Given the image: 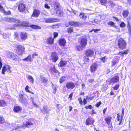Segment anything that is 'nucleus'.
Returning <instances> with one entry per match:
<instances>
[{"label": "nucleus", "mask_w": 131, "mask_h": 131, "mask_svg": "<svg viewBox=\"0 0 131 131\" xmlns=\"http://www.w3.org/2000/svg\"><path fill=\"white\" fill-rule=\"evenodd\" d=\"M20 37L21 40H25L27 38V35L25 32H21L20 34Z\"/></svg>", "instance_id": "6ab92c4d"}, {"label": "nucleus", "mask_w": 131, "mask_h": 131, "mask_svg": "<svg viewBox=\"0 0 131 131\" xmlns=\"http://www.w3.org/2000/svg\"><path fill=\"white\" fill-rule=\"evenodd\" d=\"M101 103V101H100L98 102L95 105L97 107H99Z\"/></svg>", "instance_id": "4d7b16f0"}, {"label": "nucleus", "mask_w": 131, "mask_h": 131, "mask_svg": "<svg viewBox=\"0 0 131 131\" xmlns=\"http://www.w3.org/2000/svg\"><path fill=\"white\" fill-rule=\"evenodd\" d=\"M54 8L56 10L60 9L59 7V4H55L54 6Z\"/></svg>", "instance_id": "a18cd8bd"}, {"label": "nucleus", "mask_w": 131, "mask_h": 131, "mask_svg": "<svg viewBox=\"0 0 131 131\" xmlns=\"http://www.w3.org/2000/svg\"><path fill=\"white\" fill-rule=\"evenodd\" d=\"M129 51L128 50H126L125 51L121 52H120V53H121L122 54H126L128 53V52Z\"/></svg>", "instance_id": "603ef678"}, {"label": "nucleus", "mask_w": 131, "mask_h": 131, "mask_svg": "<svg viewBox=\"0 0 131 131\" xmlns=\"http://www.w3.org/2000/svg\"><path fill=\"white\" fill-rule=\"evenodd\" d=\"M27 78L32 83H34V79L32 76L30 75H28V76Z\"/></svg>", "instance_id": "7c9ffc66"}, {"label": "nucleus", "mask_w": 131, "mask_h": 131, "mask_svg": "<svg viewBox=\"0 0 131 131\" xmlns=\"http://www.w3.org/2000/svg\"><path fill=\"white\" fill-rule=\"evenodd\" d=\"M127 28L128 31L131 33V26L129 21H127Z\"/></svg>", "instance_id": "58836bf2"}, {"label": "nucleus", "mask_w": 131, "mask_h": 131, "mask_svg": "<svg viewBox=\"0 0 131 131\" xmlns=\"http://www.w3.org/2000/svg\"><path fill=\"white\" fill-rule=\"evenodd\" d=\"M45 8L49 9L50 8V7L49 6L47 3H46L45 4Z\"/></svg>", "instance_id": "0e129e2a"}, {"label": "nucleus", "mask_w": 131, "mask_h": 131, "mask_svg": "<svg viewBox=\"0 0 131 131\" xmlns=\"http://www.w3.org/2000/svg\"><path fill=\"white\" fill-rule=\"evenodd\" d=\"M32 124V123L31 122H26L25 125L26 127H28Z\"/></svg>", "instance_id": "a19ab883"}, {"label": "nucleus", "mask_w": 131, "mask_h": 131, "mask_svg": "<svg viewBox=\"0 0 131 131\" xmlns=\"http://www.w3.org/2000/svg\"><path fill=\"white\" fill-rule=\"evenodd\" d=\"M51 71L52 73H57L58 72V71L54 67L53 68H52L51 69Z\"/></svg>", "instance_id": "c9c22d12"}, {"label": "nucleus", "mask_w": 131, "mask_h": 131, "mask_svg": "<svg viewBox=\"0 0 131 131\" xmlns=\"http://www.w3.org/2000/svg\"><path fill=\"white\" fill-rule=\"evenodd\" d=\"M59 20V19L57 18H48L46 19L45 22L47 23H50L58 22Z\"/></svg>", "instance_id": "423d86ee"}, {"label": "nucleus", "mask_w": 131, "mask_h": 131, "mask_svg": "<svg viewBox=\"0 0 131 131\" xmlns=\"http://www.w3.org/2000/svg\"><path fill=\"white\" fill-rule=\"evenodd\" d=\"M47 42L49 44H52L53 42V39L51 37H50L47 39Z\"/></svg>", "instance_id": "bb28decb"}, {"label": "nucleus", "mask_w": 131, "mask_h": 131, "mask_svg": "<svg viewBox=\"0 0 131 131\" xmlns=\"http://www.w3.org/2000/svg\"><path fill=\"white\" fill-rule=\"evenodd\" d=\"M7 70L6 66H4L2 69V73L3 74H5V72Z\"/></svg>", "instance_id": "79ce46f5"}, {"label": "nucleus", "mask_w": 131, "mask_h": 131, "mask_svg": "<svg viewBox=\"0 0 131 131\" xmlns=\"http://www.w3.org/2000/svg\"><path fill=\"white\" fill-rule=\"evenodd\" d=\"M66 77L65 76H63L60 79V83H62L65 80Z\"/></svg>", "instance_id": "c03bdc74"}, {"label": "nucleus", "mask_w": 131, "mask_h": 131, "mask_svg": "<svg viewBox=\"0 0 131 131\" xmlns=\"http://www.w3.org/2000/svg\"><path fill=\"white\" fill-rule=\"evenodd\" d=\"M41 111L43 114H45L48 113L49 111V109L46 106H44L41 109Z\"/></svg>", "instance_id": "4468645a"}, {"label": "nucleus", "mask_w": 131, "mask_h": 131, "mask_svg": "<svg viewBox=\"0 0 131 131\" xmlns=\"http://www.w3.org/2000/svg\"><path fill=\"white\" fill-rule=\"evenodd\" d=\"M112 117L110 116H108L105 118V121L107 123L108 125L111 122Z\"/></svg>", "instance_id": "a878e982"}, {"label": "nucleus", "mask_w": 131, "mask_h": 131, "mask_svg": "<svg viewBox=\"0 0 131 131\" xmlns=\"http://www.w3.org/2000/svg\"><path fill=\"white\" fill-rule=\"evenodd\" d=\"M28 88H29V86L28 85H27L26 86V88H25V90L27 92H28L30 93H31L34 94V93L33 92H32L30 91H29L28 89Z\"/></svg>", "instance_id": "37998d69"}, {"label": "nucleus", "mask_w": 131, "mask_h": 131, "mask_svg": "<svg viewBox=\"0 0 131 131\" xmlns=\"http://www.w3.org/2000/svg\"><path fill=\"white\" fill-rule=\"evenodd\" d=\"M100 30V29H93L92 30L90 31L91 32H92V31H93L95 32L96 33L97 31H99Z\"/></svg>", "instance_id": "680f3d73"}, {"label": "nucleus", "mask_w": 131, "mask_h": 131, "mask_svg": "<svg viewBox=\"0 0 131 131\" xmlns=\"http://www.w3.org/2000/svg\"><path fill=\"white\" fill-rule=\"evenodd\" d=\"M124 108H123L122 110V115H121V117L123 118V117L124 113Z\"/></svg>", "instance_id": "69168bd1"}, {"label": "nucleus", "mask_w": 131, "mask_h": 131, "mask_svg": "<svg viewBox=\"0 0 131 131\" xmlns=\"http://www.w3.org/2000/svg\"><path fill=\"white\" fill-rule=\"evenodd\" d=\"M23 26H28L29 23L28 22L24 21L23 22Z\"/></svg>", "instance_id": "8fccbe9b"}, {"label": "nucleus", "mask_w": 131, "mask_h": 131, "mask_svg": "<svg viewBox=\"0 0 131 131\" xmlns=\"http://www.w3.org/2000/svg\"><path fill=\"white\" fill-rule=\"evenodd\" d=\"M77 49L78 51H80L82 49V48L80 46H79L77 47Z\"/></svg>", "instance_id": "338daca9"}, {"label": "nucleus", "mask_w": 131, "mask_h": 131, "mask_svg": "<svg viewBox=\"0 0 131 131\" xmlns=\"http://www.w3.org/2000/svg\"><path fill=\"white\" fill-rule=\"evenodd\" d=\"M6 70H7L8 72L10 73L11 72V71L10 70V67L8 65L6 66Z\"/></svg>", "instance_id": "09e8293b"}, {"label": "nucleus", "mask_w": 131, "mask_h": 131, "mask_svg": "<svg viewBox=\"0 0 131 131\" xmlns=\"http://www.w3.org/2000/svg\"><path fill=\"white\" fill-rule=\"evenodd\" d=\"M58 35V33L56 32H54L53 33L54 38H56Z\"/></svg>", "instance_id": "13d9d810"}, {"label": "nucleus", "mask_w": 131, "mask_h": 131, "mask_svg": "<svg viewBox=\"0 0 131 131\" xmlns=\"http://www.w3.org/2000/svg\"><path fill=\"white\" fill-rule=\"evenodd\" d=\"M21 107L19 106H15L14 107V110L15 112H17L21 111Z\"/></svg>", "instance_id": "5701e85b"}, {"label": "nucleus", "mask_w": 131, "mask_h": 131, "mask_svg": "<svg viewBox=\"0 0 131 131\" xmlns=\"http://www.w3.org/2000/svg\"><path fill=\"white\" fill-rule=\"evenodd\" d=\"M106 59L105 56L102 57L100 59V60L103 63H105V60Z\"/></svg>", "instance_id": "3c124183"}, {"label": "nucleus", "mask_w": 131, "mask_h": 131, "mask_svg": "<svg viewBox=\"0 0 131 131\" xmlns=\"http://www.w3.org/2000/svg\"><path fill=\"white\" fill-rule=\"evenodd\" d=\"M87 41L88 40L86 38H84L81 39L80 45L82 47H85L86 46Z\"/></svg>", "instance_id": "9b49d317"}, {"label": "nucleus", "mask_w": 131, "mask_h": 131, "mask_svg": "<svg viewBox=\"0 0 131 131\" xmlns=\"http://www.w3.org/2000/svg\"><path fill=\"white\" fill-rule=\"evenodd\" d=\"M107 23L108 25H110L112 27H114L115 24L114 22L111 21H110L109 22H107Z\"/></svg>", "instance_id": "ea45409f"}, {"label": "nucleus", "mask_w": 131, "mask_h": 131, "mask_svg": "<svg viewBox=\"0 0 131 131\" xmlns=\"http://www.w3.org/2000/svg\"><path fill=\"white\" fill-rule=\"evenodd\" d=\"M17 50L20 51V52L19 54V55H21L22 54V52L24 51L25 50L24 46L22 45H19L17 47Z\"/></svg>", "instance_id": "f8f14e48"}, {"label": "nucleus", "mask_w": 131, "mask_h": 131, "mask_svg": "<svg viewBox=\"0 0 131 131\" xmlns=\"http://www.w3.org/2000/svg\"><path fill=\"white\" fill-rule=\"evenodd\" d=\"M118 45L119 48L123 49L126 47V43L123 39L121 38L118 40Z\"/></svg>", "instance_id": "f257e3e1"}, {"label": "nucleus", "mask_w": 131, "mask_h": 131, "mask_svg": "<svg viewBox=\"0 0 131 131\" xmlns=\"http://www.w3.org/2000/svg\"><path fill=\"white\" fill-rule=\"evenodd\" d=\"M69 24L70 26H79L81 25L79 22L75 21H70L69 22Z\"/></svg>", "instance_id": "2eb2a0df"}, {"label": "nucleus", "mask_w": 131, "mask_h": 131, "mask_svg": "<svg viewBox=\"0 0 131 131\" xmlns=\"http://www.w3.org/2000/svg\"><path fill=\"white\" fill-rule=\"evenodd\" d=\"M30 26L31 28L35 29H41V27L39 26L35 25H31Z\"/></svg>", "instance_id": "c85d7f7f"}, {"label": "nucleus", "mask_w": 131, "mask_h": 131, "mask_svg": "<svg viewBox=\"0 0 131 131\" xmlns=\"http://www.w3.org/2000/svg\"><path fill=\"white\" fill-rule=\"evenodd\" d=\"M100 30V29H93L92 30L90 31L91 32H92V31H93L95 32L96 33L97 31H99Z\"/></svg>", "instance_id": "052dcab7"}, {"label": "nucleus", "mask_w": 131, "mask_h": 131, "mask_svg": "<svg viewBox=\"0 0 131 131\" xmlns=\"http://www.w3.org/2000/svg\"><path fill=\"white\" fill-rule=\"evenodd\" d=\"M67 63V62L66 61L61 60L58 64V66H59L62 67L66 65Z\"/></svg>", "instance_id": "412c9836"}, {"label": "nucleus", "mask_w": 131, "mask_h": 131, "mask_svg": "<svg viewBox=\"0 0 131 131\" xmlns=\"http://www.w3.org/2000/svg\"><path fill=\"white\" fill-rule=\"evenodd\" d=\"M66 43V40L64 39H61L59 40V43L61 46L65 45Z\"/></svg>", "instance_id": "b1692460"}, {"label": "nucleus", "mask_w": 131, "mask_h": 131, "mask_svg": "<svg viewBox=\"0 0 131 131\" xmlns=\"http://www.w3.org/2000/svg\"><path fill=\"white\" fill-rule=\"evenodd\" d=\"M85 108L86 109H91L92 108V107L91 105H90L88 106H86L85 107Z\"/></svg>", "instance_id": "bf43d9fd"}, {"label": "nucleus", "mask_w": 131, "mask_h": 131, "mask_svg": "<svg viewBox=\"0 0 131 131\" xmlns=\"http://www.w3.org/2000/svg\"><path fill=\"white\" fill-rule=\"evenodd\" d=\"M78 100L81 104H82L83 103V101L82 100V99L80 97V98H79L78 99Z\"/></svg>", "instance_id": "e2e57ef3"}, {"label": "nucleus", "mask_w": 131, "mask_h": 131, "mask_svg": "<svg viewBox=\"0 0 131 131\" xmlns=\"http://www.w3.org/2000/svg\"><path fill=\"white\" fill-rule=\"evenodd\" d=\"M94 54L93 51L91 49L85 51V54L87 57H92Z\"/></svg>", "instance_id": "ddd939ff"}, {"label": "nucleus", "mask_w": 131, "mask_h": 131, "mask_svg": "<svg viewBox=\"0 0 131 131\" xmlns=\"http://www.w3.org/2000/svg\"><path fill=\"white\" fill-rule=\"evenodd\" d=\"M125 25V24L123 22H122L120 24V26L122 27H124Z\"/></svg>", "instance_id": "864d4df0"}, {"label": "nucleus", "mask_w": 131, "mask_h": 131, "mask_svg": "<svg viewBox=\"0 0 131 131\" xmlns=\"http://www.w3.org/2000/svg\"><path fill=\"white\" fill-rule=\"evenodd\" d=\"M94 122L92 118H89L86 120L85 124L87 125H89L91 124H93Z\"/></svg>", "instance_id": "a211bd4d"}, {"label": "nucleus", "mask_w": 131, "mask_h": 131, "mask_svg": "<svg viewBox=\"0 0 131 131\" xmlns=\"http://www.w3.org/2000/svg\"><path fill=\"white\" fill-rule=\"evenodd\" d=\"M99 67L98 65L96 63L92 64L90 66V70L91 73H93L96 71Z\"/></svg>", "instance_id": "7ed1b4c3"}, {"label": "nucleus", "mask_w": 131, "mask_h": 131, "mask_svg": "<svg viewBox=\"0 0 131 131\" xmlns=\"http://www.w3.org/2000/svg\"><path fill=\"white\" fill-rule=\"evenodd\" d=\"M119 78L118 76H114L111 79L110 82L113 83H117L119 82Z\"/></svg>", "instance_id": "9d476101"}, {"label": "nucleus", "mask_w": 131, "mask_h": 131, "mask_svg": "<svg viewBox=\"0 0 131 131\" xmlns=\"http://www.w3.org/2000/svg\"><path fill=\"white\" fill-rule=\"evenodd\" d=\"M40 11L37 9H35L34 10L32 16L35 17H38L40 14Z\"/></svg>", "instance_id": "dca6fc26"}, {"label": "nucleus", "mask_w": 131, "mask_h": 131, "mask_svg": "<svg viewBox=\"0 0 131 131\" xmlns=\"http://www.w3.org/2000/svg\"><path fill=\"white\" fill-rule=\"evenodd\" d=\"M18 8L19 11L21 12H24L26 8L25 4L23 3H20L18 5Z\"/></svg>", "instance_id": "0eeeda50"}, {"label": "nucleus", "mask_w": 131, "mask_h": 131, "mask_svg": "<svg viewBox=\"0 0 131 131\" xmlns=\"http://www.w3.org/2000/svg\"><path fill=\"white\" fill-rule=\"evenodd\" d=\"M58 57L56 52H52L51 54L50 58L53 62H55L58 59Z\"/></svg>", "instance_id": "39448f33"}, {"label": "nucleus", "mask_w": 131, "mask_h": 131, "mask_svg": "<svg viewBox=\"0 0 131 131\" xmlns=\"http://www.w3.org/2000/svg\"><path fill=\"white\" fill-rule=\"evenodd\" d=\"M121 118V117L119 115V114H117V120L118 121H120Z\"/></svg>", "instance_id": "5fc2aeb1"}, {"label": "nucleus", "mask_w": 131, "mask_h": 131, "mask_svg": "<svg viewBox=\"0 0 131 131\" xmlns=\"http://www.w3.org/2000/svg\"><path fill=\"white\" fill-rule=\"evenodd\" d=\"M23 60L24 61H29L30 62H31L33 60L32 58L31 57V55H29L27 57L24 59H23Z\"/></svg>", "instance_id": "4be33fe9"}, {"label": "nucleus", "mask_w": 131, "mask_h": 131, "mask_svg": "<svg viewBox=\"0 0 131 131\" xmlns=\"http://www.w3.org/2000/svg\"><path fill=\"white\" fill-rule=\"evenodd\" d=\"M57 86L55 85H54L53 86L52 89L53 91L52 93L54 94H55L56 92L57 91Z\"/></svg>", "instance_id": "f704fd0d"}, {"label": "nucleus", "mask_w": 131, "mask_h": 131, "mask_svg": "<svg viewBox=\"0 0 131 131\" xmlns=\"http://www.w3.org/2000/svg\"><path fill=\"white\" fill-rule=\"evenodd\" d=\"M79 16L81 18L84 19H85L87 18L86 16L84 15V14L83 13H81Z\"/></svg>", "instance_id": "72a5a7b5"}, {"label": "nucleus", "mask_w": 131, "mask_h": 131, "mask_svg": "<svg viewBox=\"0 0 131 131\" xmlns=\"http://www.w3.org/2000/svg\"><path fill=\"white\" fill-rule=\"evenodd\" d=\"M74 83L72 82H67L66 84V86L67 88L69 89H72L75 87Z\"/></svg>", "instance_id": "1a4fd4ad"}, {"label": "nucleus", "mask_w": 131, "mask_h": 131, "mask_svg": "<svg viewBox=\"0 0 131 131\" xmlns=\"http://www.w3.org/2000/svg\"><path fill=\"white\" fill-rule=\"evenodd\" d=\"M119 86V84H117L115 85L113 87V88L114 90H116L118 88Z\"/></svg>", "instance_id": "de8ad7c7"}, {"label": "nucleus", "mask_w": 131, "mask_h": 131, "mask_svg": "<svg viewBox=\"0 0 131 131\" xmlns=\"http://www.w3.org/2000/svg\"><path fill=\"white\" fill-rule=\"evenodd\" d=\"M108 3L111 5V6H115V4L112 1H110L108 2Z\"/></svg>", "instance_id": "6e6d98bb"}, {"label": "nucleus", "mask_w": 131, "mask_h": 131, "mask_svg": "<svg viewBox=\"0 0 131 131\" xmlns=\"http://www.w3.org/2000/svg\"><path fill=\"white\" fill-rule=\"evenodd\" d=\"M122 14L124 17L125 18L128 15L129 12L127 10H124Z\"/></svg>", "instance_id": "393cba45"}, {"label": "nucleus", "mask_w": 131, "mask_h": 131, "mask_svg": "<svg viewBox=\"0 0 131 131\" xmlns=\"http://www.w3.org/2000/svg\"><path fill=\"white\" fill-rule=\"evenodd\" d=\"M40 81L41 82L43 83H47L48 81V79L44 77L42 75H41L39 79Z\"/></svg>", "instance_id": "f3484780"}, {"label": "nucleus", "mask_w": 131, "mask_h": 131, "mask_svg": "<svg viewBox=\"0 0 131 131\" xmlns=\"http://www.w3.org/2000/svg\"><path fill=\"white\" fill-rule=\"evenodd\" d=\"M7 57L13 60H15L18 57L17 56L12 52H9L7 54Z\"/></svg>", "instance_id": "6e6552de"}, {"label": "nucleus", "mask_w": 131, "mask_h": 131, "mask_svg": "<svg viewBox=\"0 0 131 131\" xmlns=\"http://www.w3.org/2000/svg\"><path fill=\"white\" fill-rule=\"evenodd\" d=\"M99 1L101 4L103 5L106 3L107 0H99Z\"/></svg>", "instance_id": "e433bc0d"}, {"label": "nucleus", "mask_w": 131, "mask_h": 131, "mask_svg": "<svg viewBox=\"0 0 131 131\" xmlns=\"http://www.w3.org/2000/svg\"><path fill=\"white\" fill-rule=\"evenodd\" d=\"M117 58V57H116ZM117 60H115V59L113 60L112 61V66H113L118 61V57H117Z\"/></svg>", "instance_id": "2f4dec72"}, {"label": "nucleus", "mask_w": 131, "mask_h": 131, "mask_svg": "<svg viewBox=\"0 0 131 131\" xmlns=\"http://www.w3.org/2000/svg\"><path fill=\"white\" fill-rule=\"evenodd\" d=\"M19 100L20 102L26 106L27 105V99L24 97L22 94H20L19 95Z\"/></svg>", "instance_id": "f03ea898"}, {"label": "nucleus", "mask_w": 131, "mask_h": 131, "mask_svg": "<svg viewBox=\"0 0 131 131\" xmlns=\"http://www.w3.org/2000/svg\"><path fill=\"white\" fill-rule=\"evenodd\" d=\"M5 122V121L3 117H0V124H2L4 123Z\"/></svg>", "instance_id": "49530a36"}, {"label": "nucleus", "mask_w": 131, "mask_h": 131, "mask_svg": "<svg viewBox=\"0 0 131 131\" xmlns=\"http://www.w3.org/2000/svg\"><path fill=\"white\" fill-rule=\"evenodd\" d=\"M16 26V24L10 25L8 26L6 28L8 29L14 30L15 29V27Z\"/></svg>", "instance_id": "aec40b11"}, {"label": "nucleus", "mask_w": 131, "mask_h": 131, "mask_svg": "<svg viewBox=\"0 0 131 131\" xmlns=\"http://www.w3.org/2000/svg\"><path fill=\"white\" fill-rule=\"evenodd\" d=\"M56 11V14L57 15L60 16L62 15L63 13L62 10L59 9Z\"/></svg>", "instance_id": "c756f323"}, {"label": "nucleus", "mask_w": 131, "mask_h": 131, "mask_svg": "<svg viewBox=\"0 0 131 131\" xmlns=\"http://www.w3.org/2000/svg\"><path fill=\"white\" fill-rule=\"evenodd\" d=\"M73 31V28L72 27H70L68 28L67 31L69 33H71Z\"/></svg>", "instance_id": "4c0bfd02"}, {"label": "nucleus", "mask_w": 131, "mask_h": 131, "mask_svg": "<svg viewBox=\"0 0 131 131\" xmlns=\"http://www.w3.org/2000/svg\"><path fill=\"white\" fill-rule=\"evenodd\" d=\"M6 105V102L5 101L3 100H0V106H5Z\"/></svg>", "instance_id": "473e14b6"}, {"label": "nucleus", "mask_w": 131, "mask_h": 131, "mask_svg": "<svg viewBox=\"0 0 131 131\" xmlns=\"http://www.w3.org/2000/svg\"><path fill=\"white\" fill-rule=\"evenodd\" d=\"M3 20L4 21L10 23L14 22H16V21H17L18 23H20V21L19 20H17L15 19L10 17H4Z\"/></svg>", "instance_id": "20e7f679"}, {"label": "nucleus", "mask_w": 131, "mask_h": 131, "mask_svg": "<svg viewBox=\"0 0 131 131\" xmlns=\"http://www.w3.org/2000/svg\"><path fill=\"white\" fill-rule=\"evenodd\" d=\"M1 11L2 13H3L5 15H9L11 14V12L10 10L6 12L3 9H2Z\"/></svg>", "instance_id": "cd10ccee"}, {"label": "nucleus", "mask_w": 131, "mask_h": 131, "mask_svg": "<svg viewBox=\"0 0 131 131\" xmlns=\"http://www.w3.org/2000/svg\"><path fill=\"white\" fill-rule=\"evenodd\" d=\"M93 98V97H88V96H86L87 99L89 100H92Z\"/></svg>", "instance_id": "774afa93"}]
</instances>
